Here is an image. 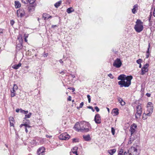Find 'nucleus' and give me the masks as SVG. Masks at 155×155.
<instances>
[{"label": "nucleus", "mask_w": 155, "mask_h": 155, "mask_svg": "<svg viewBox=\"0 0 155 155\" xmlns=\"http://www.w3.org/2000/svg\"><path fill=\"white\" fill-rule=\"evenodd\" d=\"M86 126L91 128L90 124L84 121L81 122L80 123L77 122L75 125L74 128L77 131L86 132L89 130V129L85 128Z\"/></svg>", "instance_id": "obj_1"}, {"label": "nucleus", "mask_w": 155, "mask_h": 155, "mask_svg": "<svg viewBox=\"0 0 155 155\" xmlns=\"http://www.w3.org/2000/svg\"><path fill=\"white\" fill-rule=\"evenodd\" d=\"M133 77L131 76H128V77L123 82H118V84L120 85V87H128L131 84V80L132 79Z\"/></svg>", "instance_id": "obj_2"}, {"label": "nucleus", "mask_w": 155, "mask_h": 155, "mask_svg": "<svg viewBox=\"0 0 155 155\" xmlns=\"http://www.w3.org/2000/svg\"><path fill=\"white\" fill-rule=\"evenodd\" d=\"M136 23V24L134 26V28L136 31L140 32L143 30V23L140 19L137 20Z\"/></svg>", "instance_id": "obj_3"}, {"label": "nucleus", "mask_w": 155, "mask_h": 155, "mask_svg": "<svg viewBox=\"0 0 155 155\" xmlns=\"http://www.w3.org/2000/svg\"><path fill=\"white\" fill-rule=\"evenodd\" d=\"M18 40L19 43H18V42L17 43V44L16 45V48L17 49L20 50L23 47L22 43L23 40L21 36H19L18 37Z\"/></svg>", "instance_id": "obj_4"}, {"label": "nucleus", "mask_w": 155, "mask_h": 155, "mask_svg": "<svg viewBox=\"0 0 155 155\" xmlns=\"http://www.w3.org/2000/svg\"><path fill=\"white\" fill-rule=\"evenodd\" d=\"M122 64V62L120 59L117 58L114 61L113 66L117 68H119L121 66Z\"/></svg>", "instance_id": "obj_5"}, {"label": "nucleus", "mask_w": 155, "mask_h": 155, "mask_svg": "<svg viewBox=\"0 0 155 155\" xmlns=\"http://www.w3.org/2000/svg\"><path fill=\"white\" fill-rule=\"evenodd\" d=\"M70 136L66 133L62 134L59 135V138L61 140H67L70 138Z\"/></svg>", "instance_id": "obj_6"}, {"label": "nucleus", "mask_w": 155, "mask_h": 155, "mask_svg": "<svg viewBox=\"0 0 155 155\" xmlns=\"http://www.w3.org/2000/svg\"><path fill=\"white\" fill-rule=\"evenodd\" d=\"M147 109L146 111L147 114L148 116H150L153 112V106H147Z\"/></svg>", "instance_id": "obj_7"}, {"label": "nucleus", "mask_w": 155, "mask_h": 155, "mask_svg": "<svg viewBox=\"0 0 155 155\" xmlns=\"http://www.w3.org/2000/svg\"><path fill=\"white\" fill-rule=\"evenodd\" d=\"M149 66V64L148 63H146L145 64L141 69V74L143 75L146 72H147L148 71L147 68Z\"/></svg>", "instance_id": "obj_8"}, {"label": "nucleus", "mask_w": 155, "mask_h": 155, "mask_svg": "<svg viewBox=\"0 0 155 155\" xmlns=\"http://www.w3.org/2000/svg\"><path fill=\"white\" fill-rule=\"evenodd\" d=\"M45 148L43 147L39 148L37 151L38 155H44L45 151Z\"/></svg>", "instance_id": "obj_9"}, {"label": "nucleus", "mask_w": 155, "mask_h": 155, "mask_svg": "<svg viewBox=\"0 0 155 155\" xmlns=\"http://www.w3.org/2000/svg\"><path fill=\"white\" fill-rule=\"evenodd\" d=\"M137 126L135 124H134L131 126L129 130L131 132V136H132V134H133L136 131L135 129L137 128Z\"/></svg>", "instance_id": "obj_10"}, {"label": "nucleus", "mask_w": 155, "mask_h": 155, "mask_svg": "<svg viewBox=\"0 0 155 155\" xmlns=\"http://www.w3.org/2000/svg\"><path fill=\"white\" fill-rule=\"evenodd\" d=\"M128 77V76H127L126 75L124 74H121L119 75L118 78L117 79L118 80H120L121 81H119V82H123L124 80L127 78Z\"/></svg>", "instance_id": "obj_11"}, {"label": "nucleus", "mask_w": 155, "mask_h": 155, "mask_svg": "<svg viewBox=\"0 0 155 155\" xmlns=\"http://www.w3.org/2000/svg\"><path fill=\"white\" fill-rule=\"evenodd\" d=\"M94 120L97 124H100L101 123V118L99 114H97L94 117Z\"/></svg>", "instance_id": "obj_12"}, {"label": "nucleus", "mask_w": 155, "mask_h": 155, "mask_svg": "<svg viewBox=\"0 0 155 155\" xmlns=\"http://www.w3.org/2000/svg\"><path fill=\"white\" fill-rule=\"evenodd\" d=\"M17 13L18 16L19 15L21 17L24 16L25 14L24 10L21 9H19L17 11Z\"/></svg>", "instance_id": "obj_13"}, {"label": "nucleus", "mask_w": 155, "mask_h": 155, "mask_svg": "<svg viewBox=\"0 0 155 155\" xmlns=\"http://www.w3.org/2000/svg\"><path fill=\"white\" fill-rule=\"evenodd\" d=\"M51 18L52 16H51L46 13H43L42 15V18L44 19V20H45L46 19Z\"/></svg>", "instance_id": "obj_14"}, {"label": "nucleus", "mask_w": 155, "mask_h": 155, "mask_svg": "<svg viewBox=\"0 0 155 155\" xmlns=\"http://www.w3.org/2000/svg\"><path fill=\"white\" fill-rule=\"evenodd\" d=\"M83 138L86 141H88L90 140L91 139L90 135L89 134L86 135H83Z\"/></svg>", "instance_id": "obj_15"}, {"label": "nucleus", "mask_w": 155, "mask_h": 155, "mask_svg": "<svg viewBox=\"0 0 155 155\" xmlns=\"http://www.w3.org/2000/svg\"><path fill=\"white\" fill-rule=\"evenodd\" d=\"M116 151V150L115 149H111L108 150L107 152L110 155H113Z\"/></svg>", "instance_id": "obj_16"}, {"label": "nucleus", "mask_w": 155, "mask_h": 155, "mask_svg": "<svg viewBox=\"0 0 155 155\" xmlns=\"http://www.w3.org/2000/svg\"><path fill=\"white\" fill-rule=\"evenodd\" d=\"M21 65L20 63H19L18 64H15L12 66V67L15 69H17L21 66Z\"/></svg>", "instance_id": "obj_17"}, {"label": "nucleus", "mask_w": 155, "mask_h": 155, "mask_svg": "<svg viewBox=\"0 0 155 155\" xmlns=\"http://www.w3.org/2000/svg\"><path fill=\"white\" fill-rule=\"evenodd\" d=\"M15 7L16 8H18L21 7V5L18 1H15Z\"/></svg>", "instance_id": "obj_18"}, {"label": "nucleus", "mask_w": 155, "mask_h": 155, "mask_svg": "<svg viewBox=\"0 0 155 155\" xmlns=\"http://www.w3.org/2000/svg\"><path fill=\"white\" fill-rule=\"evenodd\" d=\"M142 112L137 111V112L135 114V117L137 119L139 118L142 114Z\"/></svg>", "instance_id": "obj_19"}, {"label": "nucleus", "mask_w": 155, "mask_h": 155, "mask_svg": "<svg viewBox=\"0 0 155 155\" xmlns=\"http://www.w3.org/2000/svg\"><path fill=\"white\" fill-rule=\"evenodd\" d=\"M61 1H59L54 4V6L56 8H58L61 3Z\"/></svg>", "instance_id": "obj_20"}, {"label": "nucleus", "mask_w": 155, "mask_h": 155, "mask_svg": "<svg viewBox=\"0 0 155 155\" xmlns=\"http://www.w3.org/2000/svg\"><path fill=\"white\" fill-rule=\"evenodd\" d=\"M137 149L134 147H131L130 148V151L131 153H137Z\"/></svg>", "instance_id": "obj_21"}, {"label": "nucleus", "mask_w": 155, "mask_h": 155, "mask_svg": "<svg viewBox=\"0 0 155 155\" xmlns=\"http://www.w3.org/2000/svg\"><path fill=\"white\" fill-rule=\"evenodd\" d=\"M74 11V10L71 7L69 8L67 10V12L69 14L71 13Z\"/></svg>", "instance_id": "obj_22"}, {"label": "nucleus", "mask_w": 155, "mask_h": 155, "mask_svg": "<svg viewBox=\"0 0 155 155\" xmlns=\"http://www.w3.org/2000/svg\"><path fill=\"white\" fill-rule=\"evenodd\" d=\"M137 111L142 112V107L140 105H138L137 107Z\"/></svg>", "instance_id": "obj_23"}, {"label": "nucleus", "mask_w": 155, "mask_h": 155, "mask_svg": "<svg viewBox=\"0 0 155 155\" xmlns=\"http://www.w3.org/2000/svg\"><path fill=\"white\" fill-rule=\"evenodd\" d=\"M113 111L116 115H117L119 114L118 109L117 108L114 109Z\"/></svg>", "instance_id": "obj_24"}, {"label": "nucleus", "mask_w": 155, "mask_h": 155, "mask_svg": "<svg viewBox=\"0 0 155 155\" xmlns=\"http://www.w3.org/2000/svg\"><path fill=\"white\" fill-rule=\"evenodd\" d=\"M78 149V147H74L73 148V150H75V151H73V150H72V152L73 153L76 154V155H78L77 153V150Z\"/></svg>", "instance_id": "obj_25"}, {"label": "nucleus", "mask_w": 155, "mask_h": 155, "mask_svg": "<svg viewBox=\"0 0 155 155\" xmlns=\"http://www.w3.org/2000/svg\"><path fill=\"white\" fill-rule=\"evenodd\" d=\"M147 116H148L147 115V113H144L143 115V119L144 120H146L147 118Z\"/></svg>", "instance_id": "obj_26"}, {"label": "nucleus", "mask_w": 155, "mask_h": 155, "mask_svg": "<svg viewBox=\"0 0 155 155\" xmlns=\"http://www.w3.org/2000/svg\"><path fill=\"white\" fill-rule=\"evenodd\" d=\"M21 2L25 4H28L29 3L28 0H21Z\"/></svg>", "instance_id": "obj_27"}, {"label": "nucleus", "mask_w": 155, "mask_h": 155, "mask_svg": "<svg viewBox=\"0 0 155 155\" xmlns=\"http://www.w3.org/2000/svg\"><path fill=\"white\" fill-rule=\"evenodd\" d=\"M31 115V113H29L28 114L26 115H25V119L26 118H29L30 117Z\"/></svg>", "instance_id": "obj_28"}, {"label": "nucleus", "mask_w": 155, "mask_h": 155, "mask_svg": "<svg viewBox=\"0 0 155 155\" xmlns=\"http://www.w3.org/2000/svg\"><path fill=\"white\" fill-rule=\"evenodd\" d=\"M9 120L10 121V122H14V118L12 117H9Z\"/></svg>", "instance_id": "obj_29"}, {"label": "nucleus", "mask_w": 155, "mask_h": 155, "mask_svg": "<svg viewBox=\"0 0 155 155\" xmlns=\"http://www.w3.org/2000/svg\"><path fill=\"white\" fill-rule=\"evenodd\" d=\"M72 141L73 143H76L79 142L78 139L77 138H74L73 139Z\"/></svg>", "instance_id": "obj_30"}, {"label": "nucleus", "mask_w": 155, "mask_h": 155, "mask_svg": "<svg viewBox=\"0 0 155 155\" xmlns=\"http://www.w3.org/2000/svg\"><path fill=\"white\" fill-rule=\"evenodd\" d=\"M142 61V59H139L137 60L136 61V62L137 64H141Z\"/></svg>", "instance_id": "obj_31"}, {"label": "nucleus", "mask_w": 155, "mask_h": 155, "mask_svg": "<svg viewBox=\"0 0 155 155\" xmlns=\"http://www.w3.org/2000/svg\"><path fill=\"white\" fill-rule=\"evenodd\" d=\"M13 89H14L15 90H17L18 88L17 85L16 84H14V86L13 87Z\"/></svg>", "instance_id": "obj_32"}, {"label": "nucleus", "mask_w": 155, "mask_h": 155, "mask_svg": "<svg viewBox=\"0 0 155 155\" xmlns=\"http://www.w3.org/2000/svg\"><path fill=\"white\" fill-rule=\"evenodd\" d=\"M111 131L112 134L114 135L115 134V130L113 127L111 128Z\"/></svg>", "instance_id": "obj_33"}, {"label": "nucleus", "mask_w": 155, "mask_h": 155, "mask_svg": "<svg viewBox=\"0 0 155 155\" xmlns=\"http://www.w3.org/2000/svg\"><path fill=\"white\" fill-rule=\"evenodd\" d=\"M29 3L30 4H32L34 3L35 1V0H28Z\"/></svg>", "instance_id": "obj_34"}, {"label": "nucleus", "mask_w": 155, "mask_h": 155, "mask_svg": "<svg viewBox=\"0 0 155 155\" xmlns=\"http://www.w3.org/2000/svg\"><path fill=\"white\" fill-rule=\"evenodd\" d=\"M83 105H84V102H82L81 103H80L79 107H77L78 109L79 108H82V107L83 106Z\"/></svg>", "instance_id": "obj_35"}, {"label": "nucleus", "mask_w": 155, "mask_h": 155, "mask_svg": "<svg viewBox=\"0 0 155 155\" xmlns=\"http://www.w3.org/2000/svg\"><path fill=\"white\" fill-rule=\"evenodd\" d=\"M87 98L88 99V101L89 103H90L91 102V98L90 97V96L89 95H88L87 96Z\"/></svg>", "instance_id": "obj_36"}, {"label": "nucleus", "mask_w": 155, "mask_h": 155, "mask_svg": "<svg viewBox=\"0 0 155 155\" xmlns=\"http://www.w3.org/2000/svg\"><path fill=\"white\" fill-rule=\"evenodd\" d=\"M87 108L91 109L93 112H94V110L93 109V107L91 106H87Z\"/></svg>", "instance_id": "obj_37"}, {"label": "nucleus", "mask_w": 155, "mask_h": 155, "mask_svg": "<svg viewBox=\"0 0 155 155\" xmlns=\"http://www.w3.org/2000/svg\"><path fill=\"white\" fill-rule=\"evenodd\" d=\"M120 104L122 106H124L125 105V102L123 101V100H122V101H121V102L120 103Z\"/></svg>", "instance_id": "obj_38"}, {"label": "nucleus", "mask_w": 155, "mask_h": 155, "mask_svg": "<svg viewBox=\"0 0 155 155\" xmlns=\"http://www.w3.org/2000/svg\"><path fill=\"white\" fill-rule=\"evenodd\" d=\"M117 99L118 102L120 103L121 101H122V99L119 97H118Z\"/></svg>", "instance_id": "obj_39"}, {"label": "nucleus", "mask_w": 155, "mask_h": 155, "mask_svg": "<svg viewBox=\"0 0 155 155\" xmlns=\"http://www.w3.org/2000/svg\"><path fill=\"white\" fill-rule=\"evenodd\" d=\"M108 75L111 79H113L114 78L111 74H108Z\"/></svg>", "instance_id": "obj_40"}, {"label": "nucleus", "mask_w": 155, "mask_h": 155, "mask_svg": "<svg viewBox=\"0 0 155 155\" xmlns=\"http://www.w3.org/2000/svg\"><path fill=\"white\" fill-rule=\"evenodd\" d=\"M94 108L97 112L99 111V109L97 107V106L95 107H94Z\"/></svg>", "instance_id": "obj_41"}, {"label": "nucleus", "mask_w": 155, "mask_h": 155, "mask_svg": "<svg viewBox=\"0 0 155 155\" xmlns=\"http://www.w3.org/2000/svg\"><path fill=\"white\" fill-rule=\"evenodd\" d=\"M151 16L152 15L151 14H150L148 17V20L150 22V20L151 19Z\"/></svg>", "instance_id": "obj_42"}, {"label": "nucleus", "mask_w": 155, "mask_h": 155, "mask_svg": "<svg viewBox=\"0 0 155 155\" xmlns=\"http://www.w3.org/2000/svg\"><path fill=\"white\" fill-rule=\"evenodd\" d=\"M25 125L24 126L25 127H28V128H30V127L31 126H30L28 124H27L26 123H25Z\"/></svg>", "instance_id": "obj_43"}, {"label": "nucleus", "mask_w": 155, "mask_h": 155, "mask_svg": "<svg viewBox=\"0 0 155 155\" xmlns=\"http://www.w3.org/2000/svg\"><path fill=\"white\" fill-rule=\"evenodd\" d=\"M68 89L70 90H72V91H74L75 90V88L73 87H70L68 88Z\"/></svg>", "instance_id": "obj_44"}, {"label": "nucleus", "mask_w": 155, "mask_h": 155, "mask_svg": "<svg viewBox=\"0 0 155 155\" xmlns=\"http://www.w3.org/2000/svg\"><path fill=\"white\" fill-rule=\"evenodd\" d=\"M153 106V104L150 102H148L147 104V106Z\"/></svg>", "instance_id": "obj_45"}, {"label": "nucleus", "mask_w": 155, "mask_h": 155, "mask_svg": "<svg viewBox=\"0 0 155 155\" xmlns=\"http://www.w3.org/2000/svg\"><path fill=\"white\" fill-rule=\"evenodd\" d=\"M15 96V94L13 93H11V96L12 97H14Z\"/></svg>", "instance_id": "obj_46"}, {"label": "nucleus", "mask_w": 155, "mask_h": 155, "mask_svg": "<svg viewBox=\"0 0 155 155\" xmlns=\"http://www.w3.org/2000/svg\"><path fill=\"white\" fill-rule=\"evenodd\" d=\"M130 137H131V136ZM130 140H129V143H131V141H133L134 140V139H132V138L131 137H130Z\"/></svg>", "instance_id": "obj_47"}, {"label": "nucleus", "mask_w": 155, "mask_h": 155, "mask_svg": "<svg viewBox=\"0 0 155 155\" xmlns=\"http://www.w3.org/2000/svg\"><path fill=\"white\" fill-rule=\"evenodd\" d=\"M48 53H44L43 54V56H44V57H47L48 55Z\"/></svg>", "instance_id": "obj_48"}, {"label": "nucleus", "mask_w": 155, "mask_h": 155, "mask_svg": "<svg viewBox=\"0 0 155 155\" xmlns=\"http://www.w3.org/2000/svg\"><path fill=\"white\" fill-rule=\"evenodd\" d=\"M15 22L13 20H12L10 22V24L12 25H13L14 23Z\"/></svg>", "instance_id": "obj_49"}, {"label": "nucleus", "mask_w": 155, "mask_h": 155, "mask_svg": "<svg viewBox=\"0 0 155 155\" xmlns=\"http://www.w3.org/2000/svg\"><path fill=\"white\" fill-rule=\"evenodd\" d=\"M136 10L134 8H133L132 10V11L133 13L135 14V12Z\"/></svg>", "instance_id": "obj_50"}, {"label": "nucleus", "mask_w": 155, "mask_h": 155, "mask_svg": "<svg viewBox=\"0 0 155 155\" xmlns=\"http://www.w3.org/2000/svg\"><path fill=\"white\" fill-rule=\"evenodd\" d=\"M71 96H69L68 97V101H71Z\"/></svg>", "instance_id": "obj_51"}, {"label": "nucleus", "mask_w": 155, "mask_h": 155, "mask_svg": "<svg viewBox=\"0 0 155 155\" xmlns=\"http://www.w3.org/2000/svg\"><path fill=\"white\" fill-rule=\"evenodd\" d=\"M149 55H150V53H146V58H147L149 57Z\"/></svg>", "instance_id": "obj_52"}, {"label": "nucleus", "mask_w": 155, "mask_h": 155, "mask_svg": "<svg viewBox=\"0 0 155 155\" xmlns=\"http://www.w3.org/2000/svg\"><path fill=\"white\" fill-rule=\"evenodd\" d=\"M146 95L148 97H150L151 95V94L149 93H147L146 94Z\"/></svg>", "instance_id": "obj_53"}, {"label": "nucleus", "mask_w": 155, "mask_h": 155, "mask_svg": "<svg viewBox=\"0 0 155 155\" xmlns=\"http://www.w3.org/2000/svg\"><path fill=\"white\" fill-rule=\"evenodd\" d=\"M10 125L11 126H14V124L13 122H10Z\"/></svg>", "instance_id": "obj_54"}, {"label": "nucleus", "mask_w": 155, "mask_h": 155, "mask_svg": "<svg viewBox=\"0 0 155 155\" xmlns=\"http://www.w3.org/2000/svg\"><path fill=\"white\" fill-rule=\"evenodd\" d=\"M32 8H33V7H32ZM32 7H29L28 8V10L30 12L32 10Z\"/></svg>", "instance_id": "obj_55"}, {"label": "nucleus", "mask_w": 155, "mask_h": 155, "mask_svg": "<svg viewBox=\"0 0 155 155\" xmlns=\"http://www.w3.org/2000/svg\"><path fill=\"white\" fill-rule=\"evenodd\" d=\"M58 26L56 25H53L52 26L51 28H55V27H57Z\"/></svg>", "instance_id": "obj_56"}, {"label": "nucleus", "mask_w": 155, "mask_h": 155, "mask_svg": "<svg viewBox=\"0 0 155 155\" xmlns=\"http://www.w3.org/2000/svg\"><path fill=\"white\" fill-rule=\"evenodd\" d=\"M20 112L21 113H24V112H25V110H22L21 109H20Z\"/></svg>", "instance_id": "obj_57"}, {"label": "nucleus", "mask_w": 155, "mask_h": 155, "mask_svg": "<svg viewBox=\"0 0 155 155\" xmlns=\"http://www.w3.org/2000/svg\"><path fill=\"white\" fill-rule=\"evenodd\" d=\"M3 30L0 29V34H1L3 33Z\"/></svg>", "instance_id": "obj_58"}, {"label": "nucleus", "mask_w": 155, "mask_h": 155, "mask_svg": "<svg viewBox=\"0 0 155 155\" xmlns=\"http://www.w3.org/2000/svg\"><path fill=\"white\" fill-rule=\"evenodd\" d=\"M20 110V109H17L16 110V112L18 113V112H19Z\"/></svg>", "instance_id": "obj_59"}, {"label": "nucleus", "mask_w": 155, "mask_h": 155, "mask_svg": "<svg viewBox=\"0 0 155 155\" xmlns=\"http://www.w3.org/2000/svg\"><path fill=\"white\" fill-rule=\"evenodd\" d=\"M123 153V151L122 150H120L119 151V152L118 153H121V154L122 155V153Z\"/></svg>", "instance_id": "obj_60"}, {"label": "nucleus", "mask_w": 155, "mask_h": 155, "mask_svg": "<svg viewBox=\"0 0 155 155\" xmlns=\"http://www.w3.org/2000/svg\"><path fill=\"white\" fill-rule=\"evenodd\" d=\"M129 152H125L124 153V155H128V153Z\"/></svg>", "instance_id": "obj_61"}, {"label": "nucleus", "mask_w": 155, "mask_h": 155, "mask_svg": "<svg viewBox=\"0 0 155 155\" xmlns=\"http://www.w3.org/2000/svg\"><path fill=\"white\" fill-rule=\"evenodd\" d=\"M146 53H149V48H147V51L146 52Z\"/></svg>", "instance_id": "obj_62"}, {"label": "nucleus", "mask_w": 155, "mask_h": 155, "mask_svg": "<svg viewBox=\"0 0 155 155\" xmlns=\"http://www.w3.org/2000/svg\"><path fill=\"white\" fill-rule=\"evenodd\" d=\"M28 113V111H25V112H24V113L25 114H27Z\"/></svg>", "instance_id": "obj_63"}, {"label": "nucleus", "mask_w": 155, "mask_h": 155, "mask_svg": "<svg viewBox=\"0 0 155 155\" xmlns=\"http://www.w3.org/2000/svg\"><path fill=\"white\" fill-rule=\"evenodd\" d=\"M153 15L155 17V8L154 9V12L153 13Z\"/></svg>", "instance_id": "obj_64"}]
</instances>
